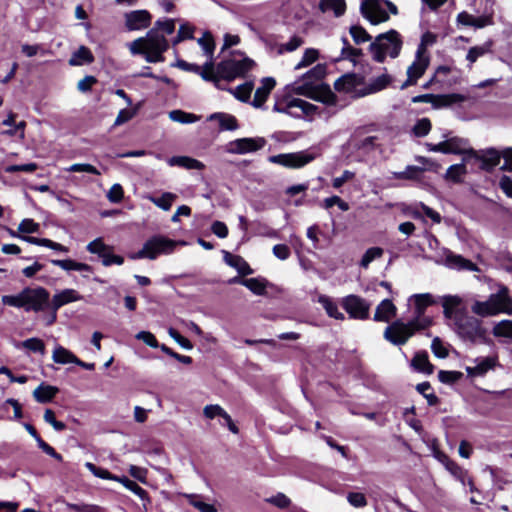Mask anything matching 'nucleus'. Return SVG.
<instances>
[{"instance_id": "obj_1", "label": "nucleus", "mask_w": 512, "mask_h": 512, "mask_svg": "<svg viewBox=\"0 0 512 512\" xmlns=\"http://www.w3.org/2000/svg\"><path fill=\"white\" fill-rule=\"evenodd\" d=\"M408 302L414 306L412 319L406 323L402 320L393 321L383 333L384 339L396 346L404 345L416 332L431 326L432 318L425 315V311L437 303L430 293L413 294Z\"/></svg>"}, {"instance_id": "obj_2", "label": "nucleus", "mask_w": 512, "mask_h": 512, "mask_svg": "<svg viewBox=\"0 0 512 512\" xmlns=\"http://www.w3.org/2000/svg\"><path fill=\"white\" fill-rule=\"evenodd\" d=\"M168 47L169 43L165 35L157 29L149 30L145 37L138 38L129 45L132 54L144 55L146 61L150 63L163 62V53Z\"/></svg>"}, {"instance_id": "obj_3", "label": "nucleus", "mask_w": 512, "mask_h": 512, "mask_svg": "<svg viewBox=\"0 0 512 512\" xmlns=\"http://www.w3.org/2000/svg\"><path fill=\"white\" fill-rule=\"evenodd\" d=\"M471 311L480 317H492L499 314H512V297L509 289L500 285L497 292L492 293L485 301H475Z\"/></svg>"}, {"instance_id": "obj_4", "label": "nucleus", "mask_w": 512, "mask_h": 512, "mask_svg": "<svg viewBox=\"0 0 512 512\" xmlns=\"http://www.w3.org/2000/svg\"><path fill=\"white\" fill-rule=\"evenodd\" d=\"M471 311L480 317H492L499 314H512V297L509 289L500 285L497 292L492 293L485 301H475Z\"/></svg>"}, {"instance_id": "obj_5", "label": "nucleus", "mask_w": 512, "mask_h": 512, "mask_svg": "<svg viewBox=\"0 0 512 512\" xmlns=\"http://www.w3.org/2000/svg\"><path fill=\"white\" fill-rule=\"evenodd\" d=\"M403 38L401 34L391 29L381 33L369 45V52L372 59L378 63H383L387 58H397L402 50Z\"/></svg>"}, {"instance_id": "obj_6", "label": "nucleus", "mask_w": 512, "mask_h": 512, "mask_svg": "<svg viewBox=\"0 0 512 512\" xmlns=\"http://www.w3.org/2000/svg\"><path fill=\"white\" fill-rule=\"evenodd\" d=\"M178 244L185 245L186 243L184 241H175L162 235H155L143 244L142 249L130 254L129 258L132 260H154L161 254H171Z\"/></svg>"}, {"instance_id": "obj_7", "label": "nucleus", "mask_w": 512, "mask_h": 512, "mask_svg": "<svg viewBox=\"0 0 512 512\" xmlns=\"http://www.w3.org/2000/svg\"><path fill=\"white\" fill-rule=\"evenodd\" d=\"M318 107L300 98L283 97L278 99L273 106V111L290 115L294 118L313 116Z\"/></svg>"}, {"instance_id": "obj_8", "label": "nucleus", "mask_w": 512, "mask_h": 512, "mask_svg": "<svg viewBox=\"0 0 512 512\" xmlns=\"http://www.w3.org/2000/svg\"><path fill=\"white\" fill-rule=\"evenodd\" d=\"M292 91L297 95L308 97L326 105H335L337 102L336 95L331 91L328 85L324 84L313 85L309 82H295L292 86Z\"/></svg>"}, {"instance_id": "obj_9", "label": "nucleus", "mask_w": 512, "mask_h": 512, "mask_svg": "<svg viewBox=\"0 0 512 512\" xmlns=\"http://www.w3.org/2000/svg\"><path fill=\"white\" fill-rule=\"evenodd\" d=\"M253 66V61L249 58H230L221 61L217 65V74L221 79L234 80L243 77Z\"/></svg>"}, {"instance_id": "obj_10", "label": "nucleus", "mask_w": 512, "mask_h": 512, "mask_svg": "<svg viewBox=\"0 0 512 512\" xmlns=\"http://www.w3.org/2000/svg\"><path fill=\"white\" fill-rule=\"evenodd\" d=\"M456 332L465 340L475 341L481 337L482 329L479 321L467 313L452 322Z\"/></svg>"}, {"instance_id": "obj_11", "label": "nucleus", "mask_w": 512, "mask_h": 512, "mask_svg": "<svg viewBox=\"0 0 512 512\" xmlns=\"http://www.w3.org/2000/svg\"><path fill=\"white\" fill-rule=\"evenodd\" d=\"M371 304L360 296L351 294L342 299V307L352 319L366 320L369 318Z\"/></svg>"}, {"instance_id": "obj_12", "label": "nucleus", "mask_w": 512, "mask_h": 512, "mask_svg": "<svg viewBox=\"0 0 512 512\" xmlns=\"http://www.w3.org/2000/svg\"><path fill=\"white\" fill-rule=\"evenodd\" d=\"M315 159V155L308 151L278 154L269 157V161L289 168H301Z\"/></svg>"}, {"instance_id": "obj_13", "label": "nucleus", "mask_w": 512, "mask_h": 512, "mask_svg": "<svg viewBox=\"0 0 512 512\" xmlns=\"http://www.w3.org/2000/svg\"><path fill=\"white\" fill-rule=\"evenodd\" d=\"M267 141L263 137L239 138L230 141L226 146V151L230 154H247L262 149Z\"/></svg>"}, {"instance_id": "obj_14", "label": "nucleus", "mask_w": 512, "mask_h": 512, "mask_svg": "<svg viewBox=\"0 0 512 512\" xmlns=\"http://www.w3.org/2000/svg\"><path fill=\"white\" fill-rule=\"evenodd\" d=\"M382 3L383 0H363L360 5L362 16L373 25L386 22L389 15L382 7Z\"/></svg>"}, {"instance_id": "obj_15", "label": "nucleus", "mask_w": 512, "mask_h": 512, "mask_svg": "<svg viewBox=\"0 0 512 512\" xmlns=\"http://www.w3.org/2000/svg\"><path fill=\"white\" fill-rule=\"evenodd\" d=\"M49 296V292L45 288H25V310L35 312L44 310L48 305Z\"/></svg>"}, {"instance_id": "obj_16", "label": "nucleus", "mask_w": 512, "mask_h": 512, "mask_svg": "<svg viewBox=\"0 0 512 512\" xmlns=\"http://www.w3.org/2000/svg\"><path fill=\"white\" fill-rule=\"evenodd\" d=\"M430 151L445 154H468L467 141L462 138L452 137L438 144L427 143Z\"/></svg>"}, {"instance_id": "obj_17", "label": "nucleus", "mask_w": 512, "mask_h": 512, "mask_svg": "<svg viewBox=\"0 0 512 512\" xmlns=\"http://www.w3.org/2000/svg\"><path fill=\"white\" fill-rule=\"evenodd\" d=\"M429 66V57L426 55L415 54V59L412 64L407 68V79L401 85V89L408 86L415 85L419 78L423 76Z\"/></svg>"}, {"instance_id": "obj_18", "label": "nucleus", "mask_w": 512, "mask_h": 512, "mask_svg": "<svg viewBox=\"0 0 512 512\" xmlns=\"http://www.w3.org/2000/svg\"><path fill=\"white\" fill-rule=\"evenodd\" d=\"M444 317L451 322L466 314L463 300L457 295H446L441 298Z\"/></svg>"}, {"instance_id": "obj_19", "label": "nucleus", "mask_w": 512, "mask_h": 512, "mask_svg": "<svg viewBox=\"0 0 512 512\" xmlns=\"http://www.w3.org/2000/svg\"><path fill=\"white\" fill-rule=\"evenodd\" d=\"M463 101V97L459 94L435 95L422 94L412 98L413 103H430L434 108L449 106L453 103Z\"/></svg>"}, {"instance_id": "obj_20", "label": "nucleus", "mask_w": 512, "mask_h": 512, "mask_svg": "<svg viewBox=\"0 0 512 512\" xmlns=\"http://www.w3.org/2000/svg\"><path fill=\"white\" fill-rule=\"evenodd\" d=\"M468 155L481 161V168L486 171L493 170L500 163L501 159V153L494 148H489L480 152H476L469 148Z\"/></svg>"}, {"instance_id": "obj_21", "label": "nucleus", "mask_w": 512, "mask_h": 512, "mask_svg": "<svg viewBox=\"0 0 512 512\" xmlns=\"http://www.w3.org/2000/svg\"><path fill=\"white\" fill-rule=\"evenodd\" d=\"M151 22V15L147 10H135L125 14V25L128 30H142Z\"/></svg>"}, {"instance_id": "obj_22", "label": "nucleus", "mask_w": 512, "mask_h": 512, "mask_svg": "<svg viewBox=\"0 0 512 512\" xmlns=\"http://www.w3.org/2000/svg\"><path fill=\"white\" fill-rule=\"evenodd\" d=\"M498 362V357L487 356L479 357L474 360V366H467L466 372L470 377L484 376L488 371L495 368Z\"/></svg>"}, {"instance_id": "obj_23", "label": "nucleus", "mask_w": 512, "mask_h": 512, "mask_svg": "<svg viewBox=\"0 0 512 512\" xmlns=\"http://www.w3.org/2000/svg\"><path fill=\"white\" fill-rule=\"evenodd\" d=\"M457 23L463 26H472L476 29H481L486 26H490L493 24V16L492 14L481 15L479 17H475L469 14L466 11H462L457 15Z\"/></svg>"}, {"instance_id": "obj_24", "label": "nucleus", "mask_w": 512, "mask_h": 512, "mask_svg": "<svg viewBox=\"0 0 512 512\" xmlns=\"http://www.w3.org/2000/svg\"><path fill=\"white\" fill-rule=\"evenodd\" d=\"M397 315V307L390 299L382 300L376 307L373 320L389 323Z\"/></svg>"}, {"instance_id": "obj_25", "label": "nucleus", "mask_w": 512, "mask_h": 512, "mask_svg": "<svg viewBox=\"0 0 512 512\" xmlns=\"http://www.w3.org/2000/svg\"><path fill=\"white\" fill-rule=\"evenodd\" d=\"M444 264L451 269L476 271L477 267L471 261L461 255L455 254L449 250L444 252Z\"/></svg>"}, {"instance_id": "obj_26", "label": "nucleus", "mask_w": 512, "mask_h": 512, "mask_svg": "<svg viewBox=\"0 0 512 512\" xmlns=\"http://www.w3.org/2000/svg\"><path fill=\"white\" fill-rule=\"evenodd\" d=\"M276 85V81L272 77L263 78L261 81V85L256 89L254 98L251 104L255 108H260L263 106L265 101L267 100L269 94L274 89Z\"/></svg>"}, {"instance_id": "obj_27", "label": "nucleus", "mask_w": 512, "mask_h": 512, "mask_svg": "<svg viewBox=\"0 0 512 512\" xmlns=\"http://www.w3.org/2000/svg\"><path fill=\"white\" fill-rule=\"evenodd\" d=\"M493 41L488 40L480 45L472 46L468 49L466 54V61L468 68L471 69L473 64L481 57L492 52Z\"/></svg>"}, {"instance_id": "obj_28", "label": "nucleus", "mask_w": 512, "mask_h": 512, "mask_svg": "<svg viewBox=\"0 0 512 512\" xmlns=\"http://www.w3.org/2000/svg\"><path fill=\"white\" fill-rule=\"evenodd\" d=\"M82 299V296L74 289H64L55 294L52 298V307L58 310L60 307L76 302Z\"/></svg>"}, {"instance_id": "obj_29", "label": "nucleus", "mask_w": 512, "mask_h": 512, "mask_svg": "<svg viewBox=\"0 0 512 512\" xmlns=\"http://www.w3.org/2000/svg\"><path fill=\"white\" fill-rule=\"evenodd\" d=\"M342 43V48L339 56L333 58L334 62H339L341 60H349L353 63L357 61V59L362 56V50L353 48L346 37H342L339 40Z\"/></svg>"}, {"instance_id": "obj_30", "label": "nucleus", "mask_w": 512, "mask_h": 512, "mask_svg": "<svg viewBox=\"0 0 512 512\" xmlns=\"http://www.w3.org/2000/svg\"><path fill=\"white\" fill-rule=\"evenodd\" d=\"M322 13H332L335 17H341L346 11L345 0H320L318 4Z\"/></svg>"}, {"instance_id": "obj_31", "label": "nucleus", "mask_w": 512, "mask_h": 512, "mask_svg": "<svg viewBox=\"0 0 512 512\" xmlns=\"http://www.w3.org/2000/svg\"><path fill=\"white\" fill-rule=\"evenodd\" d=\"M224 261L227 265L235 268L241 275H250L253 270L249 264L240 256L232 255L228 251L223 250Z\"/></svg>"}, {"instance_id": "obj_32", "label": "nucleus", "mask_w": 512, "mask_h": 512, "mask_svg": "<svg viewBox=\"0 0 512 512\" xmlns=\"http://www.w3.org/2000/svg\"><path fill=\"white\" fill-rule=\"evenodd\" d=\"M231 282L240 283L256 295H264L268 284L264 278L260 277L248 279H241L236 277Z\"/></svg>"}, {"instance_id": "obj_33", "label": "nucleus", "mask_w": 512, "mask_h": 512, "mask_svg": "<svg viewBox=\"0 0 512 512\" xmlns=\"http://www.w3.org/2000/svg\"><path fill=\"white\" fill-rule=\"evenodd\" d=\"M168 164L187 170H203L205 168V165L201 161L188 156H173L168 160Z\"/></svg>"}, {"instance_id": "obj_34", "label": "nucleus", "mask_w": 512, "mask_h": 512, "mask_svg": "<svg viewBox=\"0 0 512 512\" xmlns=\"http://www.w3.org/2000/svg\"><path fill=\"white\" fill-rule=\"evenodd\" d=\"M208 121H217L220 130H236L238 128L237 119L228 113L218 112L213 113L208 117Z\"/></svg>"}, {"instance_id": "obj_35", "label": "nucleus", "mask_w": 512, "mask_h": 512, "mask_svg": "<svg viewBox=\"0 0 512 512\" xmlns=\"http://www.w3.org/2000/svg\"><path fill=\"white\" fill-rule=\"evenodd\" d=\"M411 366L418 372L432 374L434 366L430 363L428 353L426 351L417 352L412 361Z\"/></svg>"}, {"instance_id": "obj_36", "label": "nucleus", "mask_w": 512, "mask_h": 512, "mask_svg": "<svg viewBox=\"0 0 512 512\" xmlns=\"http://www.w3.org/2000/svg\"><path fill=\"white\" fill-rule=\"evenodd\" d=\"M318 303L322 305L329 317L337 320L345 319L344 314L339 311L337 304L329 296L320 295L318 297Z\"/></svg>"}, {"instance_id": "obj_37", "label": "nucleus", "mask_w": 512, "mask_h": 512, "mask_svg": "<svg viewBox=\"0 0 512 512\" xmlns=\"http://www.w3.org/2000/svg\"><path fill=\"white\" fill-rule=\"evenodd\" d=\"M51 263L55 266L62 268L63 270H66V271H71V270L81 271V272H83V271L91 272L92 271V267L90 265H88L86 263L76 262L71 259H65V260L54 259V260H51Z\"/></svg>"}, {"instance_id": "obj_38", "label": "nucleus", "mask_w": 512, "mask_h": 512, "mask_svg": "<svg viewBox=\"0 0 512 512\" xmlns=\"http://www.w3.org/2000/svg\"><path fill=\"white\" fill-rule=\"evenodd\" d=\"M93 60L94 57L91 51L87 47L81 46L73 53L72 57L69 59V64L71 66H81L83 64L91 63Z\"/></svg>"}, {"instance_id": "obj_39", "label": "nucleus", "mask_w": 512, "mask_h": 512, "mask_svg": "<svg viewBox=\"0 0 512 512\" xmlns=\"http://www.w3.org/2000/svg\"><path fill=\"white\" fill-rule=\"evenodd\" d=\"M52 359L55 363L58 364H75L77 357L63 346L57 345L53 350Z\"/></svg>"}, {"instance_id": "obj_40", "label": "nucleus", "mask_w": 512, "mask_h": 512, "mask_svg": "<svg viewBox=\"0 0 512 512\" xmlns=\"http://www.w3.org/2000/svg\"><path fill=\"white\" fill-rule=\"evenodd\" d=\"M57 392L58 389L56 387L41 384L34 390L33 396L36 401L40 403H47L52 400Z\"/></svg>"}, {"instance_id": "obj_41", "label": "nucleus", "mask_w": 512, "mask_h": 512, "mask_svg": "<svg viewBox=\"0 0 512 512\" xmlns=\"http://www.w3.org/2000/svg\"><path fill=\"white\" fill-rule=\"evenodd\" d=\"M423 173H424L423 168H420L418 166L409 165L403 171L394 172L393 177L395 179H407V180L419 181V180H421Z\"/></svg>"}, {"instance_id": "obj_42", "label": "nucleus", "mask_w": 512, "mask_h": 512, "mask_svg": "<svg viewBox=\"0 0 512 512\" xmlns=\"http://www.w3.org/2000/svg\"><path fill=\"white\" fill-rule=\"evenodd\" d=\"M357 85V77L354 74H346L334 82V88L340 92H351Z\"/></svg>"}, {"instance_id": "obj_43", "label": "nucleus", "mask_w": 512, "mask_h": 512, "mask_svg": "<svg viewBox=\"0 0 512 512\" xmlns=\"http://www.w3.org/2000/svg\"><path fill=\"white\" fill-rule=\"evenodd\" d=\"M177 198V196L170 192L163 193L160 197L147 196V199L152 202L157 207L163 209L164 211H168L172 207V203Z\"/></svg>"}, {"instance_id": "obj_44", "label": "nucleus", "mask_w": 512, "mask_h": 512, "mask_svg": "<svg viewBox=\"0 0 512 512\" xmlns=\"http://www.w3.org/2000/svg\"><path fill=\"white\" fill-rule=\"evenodd\" d=\"M377 138L375 136H367L364 138H354L351 141V145L358 151L368 153L374 149Z\"/></svg>"}, {"instance_id": "obj_45", "label": "nucleus", "mask_w": 512, "mask_h": 512, "mask_svg": "<svg viewBox=\"0 0 512 512\" xmlns=\"http://www.w3.org/2000/svg\"><path fill=\"white\" fill-rule=\"evenodd\" d=\"M169 118L174 121L181 124H190L197 122L200 117L189 112H185L182 110H172L169 112Z\"/></svg>"}, {"instance_id": "obj_46", "label": "nucleus", "mask_w": 512, "mask_h": 512, "mask_svg": "<svg viewBox=\"0 0 512 512\" xmlns=\"http://www.w3.org/2000/svg\"><path fill=\"white\" fill-rule=\"evenodd\" d=\"M17 348H25L32 352L40 353L41 355L45 354V344L44 342L36 337L26 339L25 341L16 345Z\"/></svg>"}, {"instance_id": "obj_47", "label": "nucleus", "mask_w": 512, "mask_h": 512, "mask_svg": "<svg viewBox=\"0 0 512 512\" xmlns=\"http://www.w3.org/2000/svg\"><path fill=\"white\" fill-rule=\"evenodd\" d=\"M326 75V65L325 64H317L312 69H310L308 72H306L302 79L303 82H309L312 84V81H319L324 78Z\"/></svg>"}, {"instance_id": "obj_48", "label": "nucleus", "mask_w": 512, "mask_h": 512, "mask_svg": "<svg viewBox=\"0 0 512 512\" xmlns=\"http://www.w3.org/2000/svg\"><path fill=\"white\" fill-rule=\"evenodd\" d=\"M196 74H199L204 80L206 81H212L217 83L218 79L220 78L217 74V71L215 72L214 69V63L212 61V58H210L202 67L200 72H196Z\"/></svg>"}, {"instance_id": "obj_49", "label": "nucleus", "mask_w": 512, "mask_h": 512, "mask_svg": "<svg viewBox=\"0 0 512 512\" xmlns=\"http://www.w3.org/2000/svg\"><path fill=\"white\" fill-rule=\"evenodd\" d=\"M492 333L495 337L512 338V320H502L495 324Z\"/></svg>"}, {"instance_id": "obj_50", "label": "nucleus", "mask_w": 512, "mask_h": 512, "mask_svg": "<svg viewBox=\"0 0 512 512\" xmlns=\"http://www.w3.org/2000/svg\"><path fill=\"white\" fill-rule=\"evenodd\" d=\"M116 481L122 483L128 490L132 491L134 494L139 496L142 500L148 499L147 492L142 487H140L136 482L130 480L129 478L118 476V480H116Z\"/></svg>"}, {"instance_id": "obj_51", "label": "nucleus", "mask_w": 512, "mask_h": 512, "mask_svg": "<svg viewBox=\"0 0 512 512\" xmlns=\"http://www.w3.org/2000/svg\"><path fill=\"white\" fill-rule=\"evenodd\" d=\"M319 57V52L317 49L314 48H308L304 51L302 59L300 62L295 66V70H300L302 68H305L312 63H314Z\"/></svg>"}, {"instance_id": "obj_52", "label": "nucleus", "mask_w": 512, "mask_h": 512, "mask_svg": "<svg viewBox=\"0 0 512 512\" xmlns=\"http://www.w3.org/2000/svg\"><path fill=\"white\" fill-rule=\"evenodd\" d=\"M384 251L382 248L380 247H371L369 248L363 255L361 261H360V266L363 267V268H368V266L370 265V263L372 261H374L375 259H378L380 257H382Z\"/></svg>"}, {"instance_id": "obj_53", "label": "nucleus", "mask_w": 512, "mask_h": 512, "mask_svg": "<svg viewBox=\"0 0 512 512\" xmlns=\"http://www.w3.org/2000/svg\"><path fill=\"white\" fill-rule=\"evenodd\" d=\"M86 249L92 254H97L99 257H102V255L108 250H113L111 246H108L103 242L102 238H97L91 241L87 245Z\"/></svg>"}, {"instance_id": "obj_54", "label": "nucleus", "mask_w": 512, "mask_h": 512, "mask_svg": "<svg viewBox=\"0 0 512 512\" xmlns=\"http://www.w3.org/2000/svg\"><path fill=\"white\" fill-rule=\"evenodd\" d=\"M1 300L4 305L25 309L24 289L17 295H4Z\"/></svg>"}, {"instance_id": "obj_55", "label": "nucleus", "mask_w": 512, "mask_h": 512, "mask_svg": "<svg viewBox=\"0 0 512 512\" xmlns=\"http://www.w3.org/2000/svg\"><path fill=\"white\" fill-rule=\"evenodd\" d=\"M447 471H449L456 479L465 484L467 478V472L460 467L455 461L450 459L445 465H443Z\"/></svg>"}, {"instance_id": "obj_56", "label": "nucleus", "mask_w": 512, "mask_h": 512, "mask_svg": "<svg viewBox=\"0 0 512 512\" xmlns=\"http://www.w3.org/2000/svg\"><path fill=\"white\" fill-rule=\"evenodd\" d=\"M436 40L437 36L434 33L429 31L425 32L421 37V41L417 47L416 53H418L419 55H426V49L429 46L435 44Z\"/></svg>"}, {"instance_id": "obj_57", "label": "nucleus", "mask_w": 512, "mask_h": 512, "mask_svg": "<svg viewBox=\"0 0 512 512\" xmlns=\"http://www.w3.org/2000/svg\"><path fill=\"white\" fill-rule=\"evenodd\" d=\"M349 31L356 44H361L371 40L369 33L361 26L353 25L350 27Z\"/></svg>"}, {"instance_id": "obj_58", "label": "nucleus", "mask_w": 512, "mask_h": 512, "mask_svg": "<svg viewBox=\"0 0 512 512\" xmlns=\"http://www.w3.org/2000/svg\"><path fill=\"white\" fill-rule=\"evenodd\" d=\"M86 468L96 477L106 480H118V476L111 474L107 469L97 467L93 463L87 462Z\"/></svg>"}, {"instance_id": "obj_59", "label": "nucleus", "mask_w": 512, "mask_h": 512, "mask_svg": "<svg viewBox=\"0 0 512 512\" xmlns=\"http://www.w3.org/2000/svg\"><path fill=\"white\" fill-rule=\"evenodd\" d=\"M186 497L189 503L200 512H217V509L214 507V505L199 500L197 495L190 494Z\"/></svg>"}, {"instance_id": "obj_60", "label": "nucleus", "mask_w": 512, "mask_h": 512, "mask_svg": "<svg viewBox=\"0 0 512 512\" xmlns=\"http://www.w3.org/2000/svg\"><path fill=\"white\" fill-rule=\"evenodd\" d=\"M431 127V121L428 118H421L415 123L412 131L416 137H424L428 135Z\"/></svg>"}, {"instance_id": "obj_61", "label": "nucleus", "mask_w": 512, "mask_h": 512, "mask_svg": "<svg viewBox=\"0 0 512 512\" xmlns=\"http://www.w3.org/2000/svg\"><path fill=\"white\" fill-rule=\"evenodd\" d=\"M392 82V77L384 73L378 77H375L370 84V89L373 92L381 91L385 89L387 86H389Z\"/></svg>"}, {"instance_id": "obj_62", "label": "nucleus", "mask_w": 512, "mask_h": 512, "mask_svg": "<svg viewBox=\"0 0 512 512\" xmlns=\"http://www.w3.org/2000/svg\"><path fill=\"white\" fill-rule=\"evenodd\" d=\"M253 87L254 85L252 82L241 84L236 87L234 95L240 101L247 102L250 99Z\"/></svg>"}, {"instance_id": "obj_63", "label": "nucleus", "mask_w": 512, "mask_h": 512, "mask_svg": "<svg viewBox=\"0 0 512 512\" xmlns=\"http://www.w3.org/2000/svg\"><path fill=\"white\" fill-rule=\"evenodd\" d=\"M303 43H304L303 38L295 35V36L291 37L288 42L281 44L279 46L278 52L280 54H282L284 52H293L296 49H298L300 46H302Z\"/></svg>"}, {"instance_id": "obj_64", "label": "nucleus", "mask_w": 512, "mask_h": 512, "mask_svg": "<svg viewBox=\"0 0 512 512\" xmlns=\"http://www.w3.org/2000/svg\"><path fill=\"white\" fill-rule=\"evenodd\" d=\"M66 507L74 512H101V508L94 504L66 503Z\"/></svg>"}]
</instances>
